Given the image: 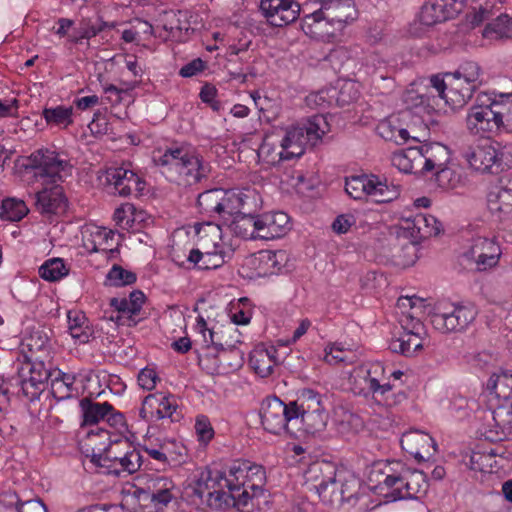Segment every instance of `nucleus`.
<instances>
[{
	"instance_id": "f257e3e1",
	"label": "nucleus",
	"mask_w": 512,
	"mask_h": 512,
	"mask_svg": "<svg viewBox=\"0 0 512 512\" xmlns=\"http://www.w3.org/2000/svg\"><path fill=\"white\" fill-rule=\"evenodd\" d=\"M152 161L167 178L177 175L186 185H194L206 179L211 166L186 146H173L165 151L153 152Z\"/></svg>"
},
{
	"instance_id": "f03ea898",
	"label": "nucleus",
	"mask_w": 512,
	"mask_h": 512,
	"mask_svg": "<svg viewBox=\"0 0 512 512\" xmlns=\"http://www.w3.org/2000/svg\"><path fill=\"white\" fill-rule=\"evenodd\" d=\"M95 435L108 440V444L103 449L99 448V453L93 451L91 462L99 468H105V473L119 475L117 465L122 471L129 474L138 471L142 465V456L140 452L132 445L126 437L113 435L105 427L97 428Z\"/></svg>"
},
{
	"instance_id": "7ed1b4c3",
	"label": "nucleus",
	"mask_w": 512,
	"mask_h": 512,
	"mask_svg": "<svg viewBox=\"0 0 512 512\" xmlns=\"http://www.w3.org/2000/svg\"><path fill=\"white\" fill-rule=\"evenodd\" d=\"M54 372L45 366L43 360L27 358L18 368L17 376L13 378L18 390L26 400L33 402L38 400L45 391L48 379L52 378Z\"/></svg>"
},
{
	"instance_id": "20e7f679",
	"label": "nucleus",
	"mask_w": 512,
	"mask_h": 512,
	"mask_svg": "<svg viewBox=\"0 0 512 512\" xmlns=\"http://www.w3.org/2000/svg\"><path fill=\"white\" fill-rule=\"evenodd\" d=\"M477 310L472 304H439L429 315L432 326L441 333L463 332L475 320Z\"/></svg>"
},
{
	"instance_id": "39448f33",
	"label": "nucleus",
	"mask_w": 512,
	"mask_h": 512,
	"mask_svg": "<svg viewBox=\"0 0 512 512\" xmlns=\"http://www.w3.org/2000/svg\"><path fill=\"white\" fill-rule=\"evenodd\" d=\"M481 68L474 61H464L453 72H445L449 80V98L456 107H463L482 84Z\"/></svg>"
},
{
	"instance_id": "423d86ee",
	"label": "nucleus",
	"mask_w": 512,
	"mask_h": 512,
	"mask_svg": "<svg viewBox=\"0 0 512 512\" xmlns=\"http://www.w3.org/2000/svg\"><path fill=\"white\" fill-rule=\"evenodd\" d=\"M220 474H224L228 485L225 486L226 494H218L217 497L224 501V504H230V507L243 509L251 501L250 492L246 488V475L249 474L248 461L235 460L229 466L220 469Z\"/></svg>"
},
{
	"instance_id": "0eeeda50",
	"label": "nucleus",
	"mask_w": 512,
	"mask_h": 512,
	"mask_svg": "<svg viewBox=\"0 0 512 512\" xmlns=\"http://www.w3.org/2000/svg\"><path fill=\"white\" fill-rule=\"evenodd\" d=\"M224 474H220V468L215 464L199 473L198 478L191 486L192 494L198 497L202 502L215 510L229 508L230 504H224L222 497L218 494H226L225 486L227 484Z\"/></svg>"
},
{
	"instance_id": "6e6552de",
	"label": "nucleus",
	"mask_w": 512,
	"mask_h": 512,
	"mask_svg": "<svg viewBox=\"0 0 512 512\" xmlns=\"http://www.w3.org/2000/svg\"><path fill=\"white\" fill-rule=\"evenodd\" d=\"M384 372V366L380 362L357 367L351 375L353 392L364 397L385 396L390 393L393 388L390 383L380 384V376Z\"/></svg>"
},
{
	"instance_id": "1a4fd4ad",
	"label": "nucleus",
	"mask_w": 512,
	"mask_h": 512,
	"mask_svg": "<svg viewBox=\"0 0 512 512\" xmlns=\"http://www.w3.org/2000/svg\"><path fill=\"white\" fill-rule=\"evenodd\" d=\"M261 423L266 431L280 434L282 431L293 433L295 418L291 413V402L285 404L278 397H267L261 405Z\"/></svg>"
},
{
	"instance_id": "9d476101",
	"label": "nucleus",
	"mask_w": 512,
	"mask_h": 512,
	"mask_svg": "<svg viewBox=\"0 0 512 512\" xmlns=\"http://www.w3.org/2000/svg\"><path fill=\"white\" fill-rule=\"evenodd\" d=\"M21 166L25 170L34 171L35 176L50 178L53 183L61 180L60 173L70 167L68 161L62 159L58 152L48 148L34 151L22 160Z\"/></svg>"
},
{
	"instance_id": "9b49d317",
	"label": "nucleus",
	"mask_w": 512,
	"mask_h": 512,
	"mask_svg": "<svg viewBox=\"0 0 512 512\" xmlns=\"http://www.w3.org/2000/svg\"><path fill=\"white\" fill-rule=\"evenodd\" d=\"M497 107L499 104L495 101L472 106L466 117L468 130L474 135L499 131L503 127V113Z\"/></svg>"
},
{
	"instance_id": "f8f14e48",
	"label": "nucleus",
	"mask_w": 512,
	"mask_h": 512,
	"mask_svg": "<svg viewBox=\"0 0 512 512\" xmlns=\"http://www.w3.org/2000/svg\"><path fill=\"white\" fill-rule=\"evenodd\" d=\"M398 468L396 488L390 493V501L418 498L428 491L429 483L423 471L411 470L400 462L395 463Z\"/></svg>"
},
{
	"instance_id": "ddd939ff",
	"label": "nucleus",
	"mask_w": 512,
	"mask_h": 512,
	"mask_svg": "<svg viewBox=\"0 0 512 512\" xmlns=\"http://www.w3.org/2000/svg\"><path fill=\"white\" fill-rule=\"evenodd\" d=\"M501 254L500 245L494 238L479 236L472 240L462 257L474 264L477 271H486L498 264Z\"/></svg>"
},
{
	"instance_id": "4468645a",
	"label": "nucleus",
	"mask_w": 512,
	"mask_h": 512,
	"mask_svg": "<svg viewBox=\"0 0 512 512\" xmlns=\"http://www.w3.org/2000/svg\"><path fill=\"white\" fill-rule=\"evenodd\" d=\"M204 251L192 249L188 256V261L194 263L199 269L210 270L217 269L223 264L229 262L234 256V249L223 243L214 242L212 247H205L200 244Z\"/></svg>"
},
{
	"instance_id": "2eb2a0df",
	"label": "nucleus",
	"mask_w": 512,
	"mask_h": 512,
	"mask_svg": "<svg viewBox=\"0 0 512 512\" xmlns=\"http://www.w3.org/2000/svg\"><path fill=\"white\" fill-rule=\"evenodd\" d=\"M106 182L122 197L130 196L133 192L136 195L142 194L146 185L134 171L124 166L107 169Z\"/></svg>"
},
{
	"instance_id": "dca6fc26",
	"label": "nucleus",
	"mask_w": 512,
	"mask_h": 512,
	"mask_svg": "<svg viewBox=\"0 0 512 512\" xmlns=\"http://www.w3.org/2000/svg\"><path fill=\"white\" fill-rule=\"evenodd\" d=\"M462 8L463 3L458 0H428L422 6L420 20L424 25L431 26L453 18Z\"/></svg>"
},
{
	"instance_id": "f3484780",
	"label": "nucleus",
	"mask_w": 512,
	"mask_h": 512,
	"mask_svg": "<svg viewBox=\"0 0 512 512\" xmlns=\"http://www.w3.org/2000/svg\"><path fill=\"white\" fill-rule=\"evenodd\" d=\"M404 451L412 455L418 462L429 459L436 451L435 440L427 433L413 430L406 432L400 439Z\"/></svg>"
},
{
	"instance_id": "a211bd4d",
	"label": "nucleus",
	"mask_w": 512,
	"mask_h": 512,
	"mask_svg": "<svg viewBox=\"0 0 512 512\" xmlns=\"http://www.w3.org/2000/svg\"><path fill=\"white\" fill-rule=\"evenodd\" d=\"M35 206L42 215H60L68 208V199L61 185L45 187L36 193Z\"/></svg>"
},
{
	"instance_id": "6ab92c4d",
	"label": "nucleus",
	"mask_w": 512,
	"mask_h": 512,
	"mask_svg": "<svg viewBox=\"0 0 512 512\" xmlns=\"http://www.w3.org/2000/svg\"><path fill=\"white\" fill-rule=\"evenodd\" d=\"M396 462L387 463L384 467L376 464L372 467L368 475V481L375 493L382 495L387 501H390V493L396 488L398 480V468Z\"/></svg>"
},
{
	"instance_id": "aec40b11",
	"label": "nucleus",
	"mask_w": 512,
	"mask_h": 512,
	"mask_svg": "<svg viewBox=\"0 0 512 512\" xmlns=\"http://www.w3.org/2000/svg\"><path fill=\"white\" fill-rule=\"evenodd\" d=\"M422 145L408 147L392 156V164L404 173L426 175L429 171Z\"/></svg>"
},
{
	"instance_id": "412c9836",
	"label": "nucleus",
	"mask_w": 512,
	"mask_h": 512,
	"mask_svg": "<svg viewBox=\"0 0 512 512\" xmlns=\"http://www.w3.org/2000/svg\"><path fill=\"white\" fill-rule=\"evenodd\" d=\"M502 399L504 402L499 404L491 412L492 419L497 429H489L482 433L484 438L490 442L505 439L507 433H510L512 430V397Z\"/></svg>"
},
{
	"instance_id": "4be33fe9",
	"label": "nucleus",
	"mask_w": 512,
	"mask_h": 512,
	"mask_svg": "<svg viewBox=\"0 0 512 512\" xmlns=\"http://www.w3.org/2000/svg\"><path fill=\"white\" fill-rule=\"evenodd\" d=\"M206 332L208 334L205 333V336H203V341L205 345L207 347L213 346L215 349L219 351V360L221 362L226 361L228 356L231 355L233 358V362L229 363V368L239 369L243 364V354L234 345H231L227 341H224V331H216L214 329H209Z\"/></svg>"
},
{
	"instance_id": "5701e85b",
	"label": "nucleus",
	"mask_w": 512,
	"mask_h": 512,
	"mask_svg": "<svg viewBox=\"0 0 512 512\" xmlns=\"http://www.w3.org/2000/svg\"><path fill=\"white\" fill-rule=\"evenodd\" d=\"M322 5L330 20L336 22L338 28L343 29L358 17V11L353 0H314Z\"/></svg>"
},
{
	"instance_id": "b1692460",
	"label": "nucleus",
	"mask_w": 512,
	"mask_h": 512,
	"mask_svg": "<svg viewBox=\"0 0 512 512\" xmlns=\"http://www.w3.org/2000/svg\"><path fill=\"white\" fill-rule=\"evenodd\" d=\"M340 470L330 461L312 463L305 472L306 483L316 492L321 490L331 480H335Z\"/></svg>"
},
{
	"instance_id": "393cba45",
	"label": "nucleus",
	"mask_w": 512,
	"mask_h": 512,
	"mask_svg": "<svg viewBox=\"0 0 512 512\" xmlns=\"http://www.w3.org/2000/svg\"><path fill=\"white\" fill-rule=\"evenodd\" d=\"M145 302V295L140 290H134L129 294L128 298H111L110 306L113 307L118 315L115 321L118 324H124L122 318L124 315L128 316V320L133 322V325L137 324V321L133 319V316L138 315L142 309V305Z\"/></svg>"
},
{
	"instance_id": "a878e982",
	"label": "nucleus",
	"mask_w": 512,
	"mask_h": 512,
	"mask_svg": "<svg viewBox=\"0 0 512 512\" xmlns=\"http://www.w3.org/2000/svg\"><path fill=\"white\" fill-rule=\"evenodd\" d=\"M463 156L471 168L482 173L497 164V148L491 145L469 147Z\"/></svg>"
},
{
	"instance_id": "bb28decb",
	"label": "nucleus",
	"mask_w": 512,
	"mask_h": 512,
	"mask_svg": "<svg viewBox=\"0 0 512 512\" xmlns=\"http://www.w3.org/2000/svg\"><path fill=\"white\" fill-rule=\"evenodd\" d=\"M173 486L172 480L165 476L148 478L146 482L147 502L152 503L155 507L167 506L173 499L171 493Z\"/></svg>"
},
{
	"instance_id": "cd10ccee",
	"label": "nucleus",
	"mask_w": 512,
	"mask_h": 512,
	"mask_svg": "<svg viewBox=\"0 0 512 512\" xmlns=\"http://www.w3.org/2000/svg\"><path fill=\"white\" fill-rule=\"evenodd\" d=\"M306 145L301 126L289 127L281 140L280 160L287 161L299 158L304 154Z\"/></svg>"
},
{
	"instance_id": "c85d7f7f",
	"label": "nucleus",
	"mask_w": 512,
	"mask_h": 512,
	"mask_svg": "<svg viewBox=\"0 0 512 512\" xmlns=\"http://www.w3.org/2000/svg\"><path fill=\"white\" fill-rule=\"evenodd\" d=\"M449 80L452 79H447L445 73L442 76L433 75L430 78L431 91L420 96L421 104L440 106V102H443L452 109H458L459 107L454 106L449 98Z\"/></svg>"
},
{
	"instance_id": "c756f323",
	"label": "nucleus",
	"mask_w": 512,
	"mask_h": 512,
	"mask_svg": "<svg viewBox=\"0 0 512 512\" xmlns=\"http://www.w3.org/2000/svg\"><path fill=\"white\" fill-rule=\"evenodd\" d=\"M222 205L220 220L228 224L233 218L243 213L249 197L243 192L222 189Z\"/></svg>"
},
{
	"instance_id": "7c9ffc66",
	"label": "nucleus",
	"mask_w": 512,
	"mask_h": 512,
	"mask_svg": "<svg viewBox=\"0 0 512 512\" xmlns=\"http://www.w3.org/2000/svg\"><path fill=\"white\" fill-rule=\"evenodd\" d=\"M325 411L323 406V396L312 389H302L295 401H291V413L294 415L295 421L298 415L307 413H316Z\"/></svg>"
},
{
	"instance_id": "2f4dec72",
	"label": "nucleus",
	"mask_w": 512,
	"mask_h": 512,
	"mask_svg": "<svg viewBox=\"0 0 512 512\" xmlns=\"http://www.w3.org/2000/svg\"><path fill=\"white\" fill-rule=\"evenodd\" d=\"M300 5L293 0H283V5L270 9L263 15L268 23L274 27H284L298 19Z\"/></svg>"
},
{
	"instance_id": "473e14b6",
	"label": "nucleus",
	"mask_w": 512,
	"mask_h": 512,
	"mask_svg": "<svg viewBox=\"0 0 512 512\" xmlns=\"http://www.w3.org/2000/svg\"><path fill=\"white\" fill-rule=\"evenodd\" d=\"M300 5L293 0H283V5L270 9L263 15L268 23L274 27H284L298 19Z\"/></svg>"
},
{
	"instance_id": "72a5a7b5",
	"label": "nucleus",
	"mask_w": 512,
	"mask_h": 512,
	"mask_svg": "<svg viewBox=\"0 0 512 512\" xmlns=\"http://www.w3.org/2000/svg\"><path fill=\"white\" fill-rule=\"evenodd\" d=\"M490 212L500 220L512 214V189L494 187L487 197Z\"/></svg>"
},
{
	"instance_id": "f704fd0d",
	"label": "nucleus",
	"mask_w": 512,
	"mask_h": 512,
	"mask_svg": "<svg viewBox=\"0 0 512 512\" xmlns=\"http://www.w3.org/2000/svg\"><path fill=\"white\" fill-rule=\"evenodd\" d=\"M338 477L340 481L339 490L342 494V505L346 503L354 506L362 495V482L360 478L355 476V474L344 470L339 471Z\"/></svg>"
},
{
	"instance_id": "c9c22d12",
	"label": "nucleus",
	"mask_w": 512,
	"mask_h": 512,
	"mask_svg": "<svg viewBox=\"0 0 512 512\" xmlns=\"http://www.w3.org/2000/svg\"><path fill=\"white\" fill-rule=\"evenodd\" d=\"M80 407L83 416L82 426L96 425L101 421L104 422L107 413L113 410V406L110 403H97L89 398L81 399Z\"/></svg>"
},
{
	"instance_id": "e433bc0d",
	"label": "nucleus",
	"mask_w": 512,
	"mask_h": 512,
	"mask_svg": "<svg viewBox=\"0 0 512 512\" xmlns=\"http://www.w3.org/2000/svg\"><path fill=\"white\" fill-rule=\"evenodd\" d=\"M276 350L269 349L254 350L249 358L251 368L261 377H268L273 373V368L277 364L274 356Z\"/></svg>"
},
{
	"instance_id": "4c0bfd02",
	"label": "nucleus",
	"mask_w": 512,
	"mask_h": 512,
	"mask_svg": "<svg viewBox=\"0 0 512 512\" xmlns=\"http://www.w3.org/2000/svg\"><path fill=\"white\" fill-rule=\"evenodd\" d=\"M222 188L206 190L198 195L197 204L202 214L220 219L222 205Z\"/></svg>"
},
{
	"instance_id": "58836bf2",
	"label": "nucleus",
	"mask_w": 512,
	"mask_h": 512,
	"mask_svg": "<svg viewBox=\"0 0 512 512\" xmlns=\"http://www.w3.org/2000/svg\"><path fill=\"white\" fill-rule=\"evenodd\" d=\"M422 151L430 172L447 165L450 160L448 147L439 142L422 144Z\"/></svg>"
},
{
	"instance_id": "ea45409f",
	"label": "nucleus",
	"mask_w": 512,
	"mask_h": 512,
	"mask_svg": "<svg viewBox=\"0 0 512 512\" xmlns=\"http://www.w3.org/2000/svg\"><path fill=\"white\" fill-rule=\"evenodd\" d=\"M260 216H255L250 212L244 211L233 218L227 225L237 236L244 239H255L256 226Z\"/></svg>"
},
{
	"instance_id": "a19ab883",
	"label": "nucleus",
	"mask_w": 512,
	"mask_h": 512,
	"mask_svg": "<svg viewBox=\"0 0 512 512\" xmlns=\"http://www.w3.org/2000/svg\"><path fill=\"white\" fill-rule=\"evenodd\" d=\"M389 348L392 352L410 357L422 349L421 338L413 330L405 331L399 338L391 341Z\"/></svg>"
},
{
	"instance_id": "79ce46f5",
	"label": "nucleus",
	"mask_w": 512,
	"mask_h": 512,
	"mask_svg": "<svg viewBox=\"0 0 512 512\" xmlns=\"http://www.w3.org/2000/svg\"><path fill=\"white\" fill-rule=\"evenodd\" d=\"M378 134L385 140L394 141L397 144H403L410 138L409 132L399 126L398 117H389L381 121L377 126Z\"/></svg>"
},
{
	"instance_id": "37998d69",
	"label": "nucleus",
	"mask_w": 512,
	"mask_h": 512,
	"mask_svg": "<svg viewBox=\"0 0 512 512\" xmlns=\"http://www.w3.org/2000/svg\"><path fill=\"white\" fill-rule=\"evenodd\" d=\"M374 175H357L346 178L345 191L355 200H361L371 195Z\"/></svg>"
},
{
	"instance_id": "c03bdc74",
	"label": "nucleus",
	"mask_w": 512,
	"mask_h": 512,
	"mask_svg": "<svg viewBox=\"0 0 512 512\" xmlns=\"http://www.w3.org/2000/svg\"><path fill=\"white\" fill-rule=\"evenodd\" d=\"M328 413L320 411L316 413H307L298 415V420L294 423V429L303 430L308 434L321 432L326 427Z\"/></svg>"
},
{
	"instance_id": "a18cd8bd",
	"label": "nucleus",
	"mask_w": 512,
	"mask_h": 512,
	"mask_svg": "<svg viewBox=\"0 0 512 512\" xmlns=\"http://www.w3.org/2000/svg\"><path fill=\"white\" fill-rule=\"evenodd\" d=\"M373 184L370 197L376 203H388L397 199L401 193V186L388 183L387 179L381 180L378 176H373Z\"/></svg>"
},
{
	"instance_id": "49530a36",
	"label": "nucleus",
	"mask_w": 512,
	"mask_h": 512,
	"mask_svg": "<svg viewBox=\"0 0 512 512\" xmlns=\"http://www.w3.org/2000/svg\"><path fill=\"white\" fill-rule=\"evenodd\" d=\"M482 34L490 39H512V18L506 14L498 16L485 26Z\"/></svg>"
},
{
	"instance_id": "de8ad7c7",
	"label": "nucleus",
	"mask_w": 512,
	"mask_h": 512,
	"mask_svg": "<svg viewBox=\"0 0 512 512\" xmlns=\"http://www.w3.org/2000/svg\"><path fill=\"white\" fill-rule=\"evenodd\" d=\"M42 116L47 125L66 128L73 123V107L58 105L56 107L44 108Z\"/></svg>"
},
{
	"instance_id": "09e8293b",
	"label": "nucleus",
	"mask_w": 512,
	"mask_h": 512,
	"mask_svg": "<svg viewBox=\"0 0 512 512\" xmlns=\"http://www.w3.org/2000/svg\"><path fill=\"white\" fill-rule=\"evenodd\" d=\"M28 211L23 200L6 198L2 200L0 206V218L4 221L18 222L27 215Z\"/></svg>"
},
{
	"instance_id": "8fccbe9b",
	"label": "nucleus",
	"mask_w": 512,
	"mask_h": 512,
	"mask_svg": "<svg viewBox=\"0 0 512 512\" xmlns=\"http://www.w3.org/2000/svg\"><path fill=\"white\" fill-rule=\"evenodd\" d=\"M414 226L416 225V235L418 238H429L437 236L442 230V224L432 215L417 213L414 215Z\"/></svg>"
},
{
	"instance_id": "3c124183",
	"label": "nucleus",
	"mask_w": 512,
	"mask_h": 512,
	"mask_svg": "<svg viewBox=\"0 0 512 512\" xmlns=\"http://www.w3.org/2000/svg\"><path fill=\"white\" fill-rule=\"evenodd\" d=\"M69 269L62 258H51L39 267V275L49 282H56L66 276Z\"/></svg>"
},
{
	"instance_id": "603ef678",
	"label": "nucleus",
	"mask_w": 512,
	"mask_h": 512,
	"mask_svg": "<svg viewBox=\"0 0 512 512\" xmlns=\"http://www.w3.org/2000/svg\"><path fill=\"white\" fill-rule=\"evenodd\" d=\"M249 474L246 475V488L250 492L251 499L263 493L265 483V470L261 465L252 464L248 461Z\"/></svg>"
},
{
	"instance_id": "864d4df0",
	"label": "nucleus",
	"mask_w": 512,
	"mask_h": 512,
	"mask_svg": "<svg viewBox=\"0 0 512 512\" xmlns=\"http://www.w3.org/2000/svg\"><path fill=\"white\" fill-rule=\"evenodd\" d=\"M157 399L156 407H154V417L155 420H160L164 418H170L172 421H175L176 418L174 414L178 408V404L176 398L173 395H164L163 393H154L151 394Z\"/></svg>"
},
{
	"instance_id": "5fc2aeb1",
	"label": "nucleus",
	"mask_w": 512,
	"mask_h": 512,
	"mask_svg": "<svg viewBox=\"0 0 512 512\" xmlns=\"http://www.w3.org/2000/svg\"><path fill=\"white\" fill-rule=\"evenodd\" d=\"M488 388L492 390L498 398L512 397V371L504 370L500 374L491 377L488 381Z\"/></svg>"
},
{
	"instance_id": "6e6d98bb",
	"label": "nucleus",
	"mask_w": 512,
	"mask_h": 512,
	"mask_svg": "<svg viewBox=\"0 0 512 512\" xmlns=\"http://www.w3.org/2000/svg\"><path fill=\"white\" fill-rule=\"evenodd\" d=\"M68 328L73 338L78 339L80 342L85 343L89 340L90 332L86 324V317L81 312H68Z\"/></svg>"
},
{
	"instance_id": "4d7b16f0",
	"label": "nucleus",
	"mask_w": 512,
	"mask_h": 512,
	"mask_svg": "<svg viewBox=\"0 0 512 512\" xmlns=\"http://www.w3.org/2000/svg\"><path fill=\"white\" fill-rule=\"evenodd\" d=\"M114 220L121 228L129 229L133 227L135 221L143 220L142 212H137L132 204H125L116 209Z\"/></svg>"
},
{
	"instance_id": "13d9d810",
	"label": "nucleus",
	"mask_w": 512,
	"mask_h": 512,
	"mask_svg": "<svg viewBox=\"0 0 512 512\" xmlns=\"http://www.w3.org/2000/svg\"><path fill=\"white\" fill-rule=\"evenodd\" d=\"M340 481L339 477L336 476L335 480H331V482L327 483L321 490L317 492L321 501L329 505L331 507H341L342 506V498L340 493Z\"/></svg>"
},
{
	"instance_id": "bf43d9fd",
	"label": "nucleus",
	"mask_w": 512,
	"mask_h": 512,
	"mask_svg": "<svg viewBox=\"0 0 512 512\" xmlns=\"http://www.w3.org/2000/svg\"><path fill=\"white\" fill-rule=\"evenodd\" d=\"M337 31H341V28H338L336 22L329 19L328 14L323 13L318 24L314 26L312 38L321 41H329L336 35Z\"/></svg>"
},
{
	"instance_id": "052dcab7",
	"label": "nucleus",
	"mask_w": 512,
	"mask_h": 512,
	"mask_svg": "<svg viewBox=\"0 0 512 512\" xmlns=\"http://www.w3.org/2000/svg\"><path fill=\"white\" fill-rule=\"evenodd\" d=\"M325 123V118L321 115L313 116L305 126H301L306 144L315 146L321 140L325 131L320 128V124Z\"/></svg>"
},
{
	"instance_id": "680f3d73",
	"label": "nucleus",
	"mask_w": 512,
	"mask_h": 512,
	"mask_svg": "<svg viewBox=\"0 0 512 512\" xmlns=\"http://www.w3.org/2000/svg\"><path fill=\"white\" fill-rule=\"evenodd\" d=\"M325 123V118L321 115L313 116L305 126H301L306 144L315 146L321 140L325 131L320 128V124Z\"/></svg>"
},
{
	"instance_id": "e2e57ef3",
	"label": "nucleus",
	"mask_w": 512,
	"mask_h": 512,
	"mask_svg": "<svg viewBox=\"0 0 512 512\" xmlns=\"http://www.w3.org/2000/svg\"><path fill=\"white\" fill-rule=\"evenodd\" d=\"M136 274L125 270L119 265H114L106 276V281L109 285L115 287H121L125 285H131L136 282Z\"/></svg>"
},
{
	"instance_id": "0e129e2a",
	"label": "nucleus",
	"mask_w": 512,
	"mask_h": 512,
	"mask_svg": "<svg viewBox=\"0 0 512 512\" xmlns=\"http://www.w3.org/2000/svg\"><path fill=\"white\" fill-rule=\"evenodd\" d=\"M262 216L264 218V222L262 223L271 227L278 238L285 234L289 224V217L286 213L276 212Z\"/></svg>"
},
{
	"instance_id": "69168bd1",
	"label": "nucleus",
	"mask_w": 512,
	"mask_h": 512,
	"mask_svg": "<svg viewBox=\"0 0 512 512\" xmlns=\"http://www.w3.org/2000/svg\"><path fill=\"white\" fill-rule=\"evenodd\" d=\"M433 173L435 177V181L437 185L443 189H452L459 182V176L457 173L447 167V165H443L441 168L434 170Z\"/></svg>"
},
{
	"instance_id": "338daca9",
	"label": "nucleus",
	"mask_w": 512,
	"mask_h": 512,
	"mask_svg": "<svg viewBox=\"0 0 512 512\" xmlns=\"http://www.w3.org/2000/svg\"><path fill=\"white\" fill-rule=\"evenodd\" d=\"M195 432L200 443L207 445L214 437V429L205 415H199L195 421Z\"/></svg>"
},
{
	"instance_id": "774afa93",
	"label": "nucleus",
	"mask_w": 512,
	"mask_h": 512,
	"mask_svg": "<svg viewBox=\"0 0 512 512\" xmlns=\"http://www.w3.org/2000/svg\"><path fill=\"white\" fill-rule=\"evenodd\" d=\"M170 446H177V441L166 440L158 448L145 447L144 450L151 458L163 464H169V457L171 456Z\"/></svg>"
}]
</instances>
